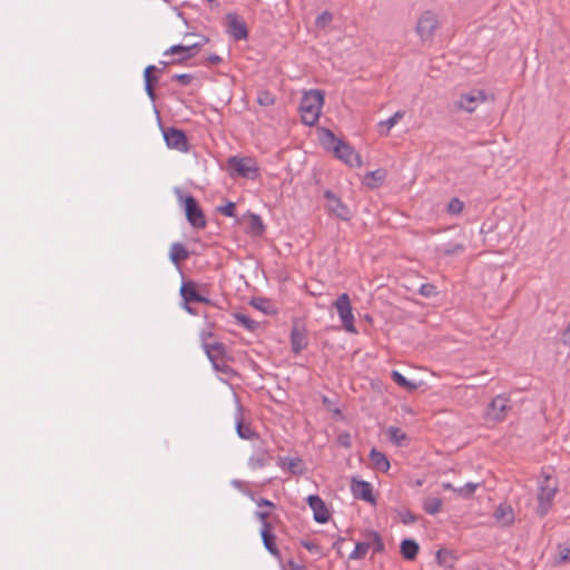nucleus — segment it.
<instances>
[{
	"label": "nucleus",
	"mask_w": 570,
	"mask_h": 570,
	"mask_svg": "<svg viewBox=\"0 0 570 570\" xmlns=\"http://www.w3.org/2000/svg\"><path fill=\"white\" fill-rule=\"evenodd\" d=\"M324 95L321 90H309L304 94L299 105L302 121L307 126H314L320 118Z\"/></svg>",
	"instance_id": "1"
},
{
	"label": "nucleus",
	"mask_w": 570,
	"mask_h": 570,
	"mask_svg": "<svg viewBox=\"0 0 570 570\" xmlns=\"http://www.w3.org/2000/svg\"><path fill=\"white\" fill-rule=\"evenodd\" d=\"M439 27V14L433 10H425L417 18L415 32L422 42L431 41Z\"/></svg>",
	"instance_id": "2"
},
{
	"label": "nucleus",
	"mask_w": 570,
	"mask_h": 570,
	"mask_svg": "<svg viewBox=\"0 0 570 570\" xmlns=\"http://www.w3.org/2000/svg\"><path fill=\"white\" fill-rule=\"evenodd\" d=\"M177 194L179 200L184 203L185 215L188 223L196 229L205 228L206 218L196 198L191 195L184 196L179 190H177Z\"/></svg>",
	"instance_id": "3"
},
{
	"label": "nucleus",
	"mask_w": 570,
	"mask_h": 570,
	"mask_svg": "<svg viewBox=\"0 0 570 570\" xmlns=\"http://www.w3.org/2000/svg\"><path fill=\"white\" fill-rule=\"evenodd\" d=\"M489 96L482 89H471L468 92L460 95L458 100L454 102L456 110H461L468 114H472L476 108L488 101Z\"/></svg>",
	"instance_id": "4"
},
{
	"label": "nucleus",
	"mask_w": 570,
	"mask_h": 570,
	"mask_svg": "<svg viewBox=\"0 0 570 570\" xmlns=\"http://www.w3.org/2000/svg\"><path fill=\"white\" fill-rule=\"evenodd\" d=\"M252 446L253 454L248 458V468L250 470H258L267 466L272 460V453L267 442L259 436L253 441Z\"/></svg>",
	"instance_id": "5"
},
{
	"label": "nucleus",
	"mask_w": 570,
	"mask_h": 570,
	"mask_svg": "<svg viewBox=\"0 0 570 570\" xmlns=\"http://www.w3.org/2000/svg\"><path fill=\"white\" fill-rule=\"evenodd\" d=\"M334 306H335L337 314L341 318L343 328L351 334H356L357 330L354 325L355 320H354V315L352 312L350 296L346 293L338 295V297L336 298V301L334 303Z\"/></svg>",
	"instance_id": "6"
},
{
	"label": "nucleus",
	"mask_w": 570,
	"mask_h": 570,
	"mask_svg": "<svg viewBox=\"0 0 570 570\" xmlns=\"http://www.w3.org/2000/svg\"><path fill=\"white\" fill-rule=\"evenodd\" d=\"M557 491V484L551 478H546L540 484L538 493V513L541 517H544L548 513Z\"/></svg>",
	"instance_id": "7"
},
{
	"label": "nucleus",
	"mask_w": 570,
	"mask_h": 570,
	"mask_svg": "<svg viewBox=\"0 0 570 570\" xmlns=\"http://www.w3.org/2000/svg\"><path fill=\"white\" fill-rule=\"evenodd\" d=\"M202 47V43H193V45H174L164 51V56H177L174 58L170 63L173 65H181L186 60L193 58L196 55V51Z\"/></svg>",
	"instance_id": "8"
},
{
	"label": "nucleus",
	"mask_w": 570,
	"mask_h": 570,
	"mask_svg": "<svg viewBox=\"0 0 570 570\" xmlns=\"http://www.w3.org/2000/svg\"><path fill=\"white\" fill-rule=\"evenodd\" d=\"M228 165L233 171L244 178H254L258 171L255 160L252 158L230 157Z\"/></svg>",
	"instance_id": "9"
},
{
	"label": "nucleus",
	"mask_w": 570,
	"mask_h": 570,
	"mask_svg": "<svg viewBox=\"0 0 570 570\" xmlns=\"http://www.w3.org/2000/svg\"><path fill=\"white\" fill-rule=\"evenodd\" d=\"M324 197L326 199V209L331 215L342 220H348L351 218L350 208L332 190H325Z\"/></svg>",
	"instance_id": "10"
},
{
	"label": "nucleus",
	"mask_w": 570,
	"mask_h": 570,
	"mask_svg": "<svg viewBox=\"0 0 570 570\" xmlns=\"http://www.w3.org/2000/svg\"><path fill=\"white\" fill-rule=\"evenodd\" d=\"M164 139L168 148L178 151H187L189 148L186 134L181 129L168 127L163 130Z\"/></svg>",
	"instance_id": "11"
},
{
	"label": "nucleus",
	"mask_w": 570,
	"mask_h": 570,
	"mask_svg": "<svg viewBox=\"0 0 570 570\" xmlns=\"http://www.w3.org/2000/svg\"><path fill=\"white\" fill-rule=\"evenodd\" d=\"M510 410V400L504 395L495 396L489 404L487 415L493 421H502Z\"/></svg>",
	"instance_id": "12"
},
{
	"label": "nucleus",
	"mask_w": 570,
	"mask_h": 570,
	"mask_svg": "<svg viewBox=\"0 0 570 570\" xmlns=\"http://www.w3.org/2000/svg\"><path fill=\"white\" fill-rule=\"evenodd\" d=\"M351 492L355 499L363 500L368 503H375L373 495V487L370 482L352 478Z\"/></svg>",
	"instance_id": "13"
},
{
	"label": "nucleus",
	"mask_w": 570,
	"mask_h": 570,
	"mask_svg": "<svg viewBox=\"0 0 570 570\" xmlns=\"http://www.w3.org/2000/svg\"><path fill=\"white\" fill-rule=\"evenodd\" d=\"M227 30L235 40H245L248 37V31L245 21L236 13H228L226 16Z\"/></svg>",
	"instance_id": "14"
},
{
	"label": "nucleus",
	"mask_w": 570,
	"mask_h": 570,
	"mask_svg": "<svg viewBox=\"0 0 570 570\" xmlns=\"http://www.w3.org/2000/svg\"><path fill=\"white\" fill-rule=\"evenodd\" d=\"M335 157L346 165L353 167V166H361V158L360 155L354 150V148L345 142L344 140L338 145V147L335 148V151H333Z\"/></svg>",
	"instance_id": "15"
},
{
	"label": "nucleus",
	"mask_w": 570,
	"mask_h": 570,
	"mask_svg": "<svg viewBox=\"0 0 570 570\" xmlns=\"http://www.w3.org/2000/svg\"><path fill=\"white\" fill-rule=\"evenodd\" d=\"M307 503L313 510L314 520L317 523H325L330 520V511L321 497L316 494L308 495Z\"/></svg>",
	"instance_id": "16"
},
{
	"label": "nucleus",
	"mask_w": 570,
	"mask_h": 570,
	"mask_svg": "<svg viewBox=\"0 0 570 570\" xmlns=\"http://www.w3.org/2000/svg\"><path fill=\"white\" fill-rule=\"evenodd\" d=\"M180 296L186 303H204L208 304L209 299L200 295L196 288V284L191 281L184 282L180 286Z\"/></svg>",
	"instance_id": "17"
},
{
	"label": "nucleus",
	"mask_w": 570,
	"mask_h": 570,
	"mask_svg": "<svg viewBox=\"0 0 570 570\" xmlns=\"http://www.w3.org/2000/svg\"><path fill=\"white\" fill-rule=\"evenodd\" d=\"M235 428L237 435L243 440L255 441L261 436L258 433L255 432V430L252 429L249 424L244 423L242 406H238L236 411Z\"/></svg>",
	"instance_id": "18"
},
{
	"label": "nucleus",
	"mask_w": 570,
	"mask_h": 570,
	"mask_svg": "<svg viewBox=\"0 0 570 570\" xmlns=\"http://www.w3.org/2000/svg\"><path fill=\"white\" fill-rule=\"evenodd\" d=\"M261 538L264 544V548L276 558L281 557V552L276 544V535L273 532V525H265L261 528Z\"/></svg>",
	"instance_id": "19"
},
{
	"label": "nucleus",
	"mask_w": 570,
	"mask_h": 570,
	"mask_svg": "<svg viewBox=\"0 0 570 570\" xmlns=\"http://www.w3.org/2000/svg\"><path fill=\"white\" fill-rule=\"evenodd\" d=\"M308 344L307 336L303 328L294 326L291 331V346L294 354H299Z\"/></svg>",
	"instance_id": "20"
},
{
	"label": "nucleus",
	"mask_w": 570,
	"mask_h": 570,
	"mask_svg": "<svg viewBox=\"0 0 570 570\" xmlns=\"http://www.w3.org/2000/svg\"><path fill=\"white\" fill-rule=\"evenodd\" d=\"M277 465L283 470H288L292 474L301 475L304 473V469L302 468L303 461L299 458H287V456H278Z\"/></svg>",
	"instance_id": "21"
},
{
	"label": "nucleus",
	"mask_w": 570,
	"mask_h": 570,
	"mask_svg": "<svg viewBox=\"0 0 570 570\" xmlns=\"http://www.w3.org/2000/svg\"><path fill=\"white\" fill-rule=\"evenodd\" d=\"M158 68L154 65H149L144 70L145 90L151 101L156 99L155 83L158 81V77L154 76L153 72L157 71Z\"/></svg>",
	"instance_id": "22"
},
{
	"label": "nucleus",
	"mask_w": 570,
	"mask_h": 570,
	"mask_svg": "<svg viewBox=\"0 0 570 570\" xmlns=\"http://www.w3.org/2000/svg\"><path fill=\"white\" fill-rule=\"evenodd\" d=\"M318 140L322 146L331 151H335V148L343 141L337 138L334 132L327 128H321L318 132Z\"/></svg>",
	"instance_id": "23"
},
{
	"label": "nucleus",
	"mask_w": 570,
	"mask_h": 570,
	"mask_svg": "<svg viewBox=\"0 0 570 570\" xmlns=\"http://www.w3.org/2000/svg\"><path fill=\"white\" fill-rule=\"evenodd\" d=\"M204 348L207 354V357L212 363L223 360L226 352L225 345L220 342H215L212 344L206 343L204 344Z\"/></svg>",
	"instance_id": "24"
},
{
	"label": "nucleus",
	"mask_w": 570,
	"mask_h": 570,
	"mask_svg": "<svg viewBox=\"0 0 570 570\" xmlns=\"http://www.w3.org/2000/svg\"><path fill=\"white\" fill-rule=\"evenodd\" d=\"M189 257V252L181 243H174L170 246L169 258L175 265H179L180 262L186 261Z\"/></svg>",
	"instance_id": "25"
},
{
	"label": "nucleus",
	"mask_w": 570,
	"mask_h": 570,
	"mask_svg": "<svg viewBox=\"0 0 570 570\" xmlns=\"http://www.w3.org/2000/svg\"><path fill=\"white\" fill-rule=\"evenodd\" d=\"M494 518L498 522L503 525H509L513 522L514 515L513 510L510 505L500 504L494 511Z\"/></svg>",
	"instance_id": "26"
},
{
	"label": "nucleus",
	"mask_w": 570,
	"mask_h": 570,
	"mask_svg": "<svg viewBox=\"0 0 570 570\" xmlns=\"http://www.w3.org/2000/svg\"><path fill=\"white\" fill-rule=\"evenodd\" d=\"M370 460L373 466L379 471L386 472L390 469V461L386 455L376 449L371 450Z\"/></svg>",
	"instance_id": "27"
},
{
	"label": "nucleus",
	"mask_w": 570,
	"mask_h": 570,
	"mask_svg": "<svg viewBox=\"0 0 570 570\" xmlns=\"http://www.w3.org/2000/svg\"><path fill=\"white\" fill-rule=\"evenodd\" d=\"M401 553L406 560H414L419 553V544L413 539H404L400 546Z\"/></svg>",
	"instance_id": "28"
},
{
	"label": "nucleus",
	"mask_w": 570,
	"mask_h": 570,
	"mask_svg": "<svg viewBox=\"0 0 570 570\" xmlns=\"http://www.w3.org/2000/svg\"><path fill=\"white\" fill-rule=\"evenodd\" d=\"M391 377L399 386L403 387L409 392L417 390L421 385L420 383L406 380V377L402 375L399 371H392Z\"/></svg>",
	"instance_id": "29"
},
{
	"label": "nucleus",
	"mask_w": 570,
	"mask_h": 570,
	"mask_svg": "<svg viewBox=\"0 0 570 570\" xmlns=\"http://www.w3.org/2000/svg\"><path fill=\"white\" fill-rule=\"evenodd\" d=\"M365 537L366 540L364 542H367L370 548H373L374 552H382L384 550V543L379 532L370 531Z\"/></svg>",
	"instance_id": "30"
},
{
	"label": "nucleus",
	"mask_w": 570,
	"mask_h": 570,
	"mask_svg": "<svg viewBox=\"0 0 570 570\" xmlns=\"http://www.w3.org/2000/svg\"><path fill=\"white\" fill-rule=\"evenodd\" d=\"M248 225H249L250 232L256 236H259L265 232L264 223H263L261 216L257 214L249 215Z\"/></svg>",
	"instance_id": "31"
},
{
	"label": "nucleus",
	"mask_w": 570,
	"mask_h": 570,
	"mask_svg": "<svg viewBox=\"0 0 570 570\" xmlns=\"http://www.w3.org/2000/svg\"><path fill=\"white\" fill-rule=\"evenodd\" d=\"M235 320L238 324L244 326L246 330L254 332L259 327V323L252 320L248 315L243 313H235L234 314Z\"/></svg>",
	"instance_id": "32"
},
{
	"label": "nucleus",
	"mask_w": 570,
	"mask_h": 570,
	"mask_svg": "<svg viewBox=\"0 0 570 570\" xmlns=\"http://www.w3.org/2000/svg\"><path fill=\"white\" fill-rule=\"evenodd\" d=\"M442 508V500L440 498H426L423 501V510L428 514H436Z\"/></svg>",
	"instance_id": "33"
},
{
	"label": "nucleus",
	"mask_w": 570,
	"mask_h": 570,
	"mask_svg": "<svg viewBox=\"0 0 570 570\" xmlns=\"http://www.w3.org/2000/svg\"><path fill=\"white\" fill-rule=\"evenodd\" d=\"M387 436L389 440L396 445H402V442L406 440V433L396 426H390L387 429Z\"/></svg>",
	"instance_id": "34"
},
{
	"label": "nucleus",
	"mask_w": 570,
	"mask_h": 570,
	"mask_svg": "<svg viewBox=\"0 0 570 570\" xmlns=\"http://www.w3.org/2000/svg\"><path fill=\"white\" fill-rule=\"evenodd\" d=\"M370 549V544L367 542H357L355 544V549L350 553L348 559L351 560H361L365 558L367 551Z\"/></svg>",
	"instance_id": "35"
},
{
	"label": "nucleus",
	"mask_w": 570,
	"mask_h": 570,
	"mask_svg": "<svg viewBox=\"0 0 570 570\" xmlns=\"http://www.w3.org/2000/svg\"><path fill=\"white\" fill-rule=\"evenodd\" d=\"M404 116V111H396L393 116L387 118L386 120H382L379 122L380 128H386L385 135L389 134L390 129L393 128Z\"/></svg>",
	"instance_id": "36"
},
{
	"label": "nucleus",
	"mask_w": 570,
	"mask_h": 570,
	"mask_svg": "<svg viewBox=\"0 0 570 570\" xmlns=\"http://www.w3.org/2000/svg\"><path fill=\"white\" fill-rule=\"evenodd\" d=\"M480 487V483H474V482H468L465 483L463 487H460L458 488V490H455V492L464 498V499H468V498H471L472 494L475 492V490Z\"/></svg>",
	"instance_id": "37"
},
{
	"label": "nucleus",
	"mask_w": 570,
	"mask_h": 570,
	"mask_svg": "<svg viewBox=\"0 0 570 570\" xmlns=\"http://www.w3.org/2000/svg\"><path fill=\"white\" fill-rule=\"evenodd\" d=\"M464 203L458 197H453L448 204L446 212L450 215H459L462 213Z\"/></svg>",
	"instance_id": "38"
},
{
	"label": "nucleus",
	"mask_w": 570,
	"mask_h": 570,
	"mask_svg": "<svg viewBox=\"0 0 570 570\" xmlns=\"http://www.w3.org/2000/svg\"><path fill=\"white\" fill-rule=\"evenodd\" d=\"M419 293L426 298L435 297L439 294L436 286L431 283L422 284Z\"/></svg>",
	"instance_id": "39"
},
{
	"label": "nucleus",
	"mask_w": 570,
	"mask_h": 570,
	"mask_svg": "<svg viewBox=\"0 0 570 570\" xmlns=\"http://www.w3.org/2000/svg\"><path fill=\"white\" fill-rule=\"evenodd\" d=\"M465 249V246L463 244H449L444 246L441 252L445 256H453L463 253Z\"/></svg>",
	"instance_id": "40"
},
{
	"label": "nucleus",
	"mask_w": 570,
	"mask_h": 570,
	"mask_svg": "<svg viewBox=\"0 0 570 570\" xmlns=\"http://www.w3.org/2000/svg\"><path fill=\"white\" fill-rule=\"evenodd\" d=\"M332 19V13L328 11H324L317 16L315 23L320 28H325L328 23H331Z\"/></svg>",
	"instance_id": "41"
},
{
	"label": "nucleus",
	"mask_w": 570,
	"mask_h": 570,
	"mask_svg": "<svg viewBox=\"0 0 570 570\" xmlns=\"http://www.w3.org/2000/svg\"><path fill=\"white\" fill-rule=\"evenodd\" d=\"M274 101H275V99H274L273 95L269 94L268 91L259 92V95L257 97V102L264 107L272 106L274 104Z\"/></svg>",
	"instance_id": "42"
},
{
	"label": "nucleus",
	"mask_w": 570,
	"mask_h": 570,
	"mask_svg": "<svg viewBox=\"0 0 570 570\" xmlns=\"http://www.w3.org/2000/svg\"><path fill=\"white\" fill-rule=\"evenodd\" d=\"M452 554L445 549H441L436 552V561L439 564L449 566Z\"/></svg>",
	"instance_id": "43"
},
{
	"label": "nucleus",
	"mask_w": 570,
	"mask_h": 570,
	"mask_svg": "<svg viewBox=\"0 0 570 570\" xmlns=\"http://www.w3.org/2000/svg\"><path fill=\"white\" fill-rule=\"evenodd\" d=\"M171 79L183 86H188L194 80V76L190 73H176Z\"/></svg>",
	"instance_id": "44"
},
{
	"label": "nucleus",
	"mask_w": 570,
	"mask_h": 570,
	"mask_svg": "<svg viewBox=\"0 0 570 570\" xmlns=\"http://www.w3.org/2000/svg\"><path fill=\"white\" fill-rule=\"evenodd\" d=\"M218 210L227 217H234L236 215V205L233 202H228L226 205L218 207Z\"/></svg>",
	"instance_id": "45"
},
{
	"label": "nucleus",
	"mask_w": 570,
	"mask_h": 570,
	"mask_svg": "<svg viewBox=\"0 0 570 570\" xmlns=\"http://www.w3.org/2000/svg\"><path fill=\"white\" fill-rule=\"evenodd\" d=\"M400 520L402 521V523L404 524H411V523H414L416 520H417V517L414 515L411 511L409 510H403L400 512Z\"/></svg>",
	"instance_id": "46"
},
{
	"label": "nucleus",
	"mask_w": 570,
	"mask_h": 570,
	"mask_svg": "<svg viewBox=\"0 0 570 570\" xmlns=\"http://www.w3.org/2000/svg\"><path fill=\"white\" fill-rule=\"evenodd\" d=\"M570 561V547L559 546L558 563H567Z\"/></svg>",
	"instance_id": "47"
},
{
	"label": "nucleus",
	"mask_w": 570,
	"mask_h": 570,
	"mask_svg": "<svg viewBox=\"0 0 570 570\" xmlns=\"http://www.w3.org/2000/svg\"><path fill=\"white\" fill-rule=\"evenodd\" d=\"M232 485L234 488L238 489L239 491H242L243 493H245L252 500H255V494L252 491L244 490V487L246 485V483L244 481H242V480H233L232 481Z\"/></svg>",
	"instance_id": "48"
},
{
	"label": "nucleus",
	"mask_w": 570,
	"mask_h": 570,
	"mask_svg": "<svg viewBox=\"0 0 570 570\" xmlns=\"http://www.w3.org/2000/svg\"><path fill=\"white\" fill-rule=\"evenodd\" d=\"M255 518L261 521V524H262L261 528H264L265 525H272V523L268 521V519H269L268 511H256Z\"/></svg>",
	"instance_id": "49"
},
{
	"label": "nucleus",
	"mask_w": 570,
	"mask_h": 570,
	"mask_svg": "<svg viewBox=\"0 0 570 570\" xmlns=\"http://www.w3.org/2000/svg\"><path fill=\"white\" fill-rule=\"evenodd\" d=\"M337 443L343 448H350L351 442V435L348 432H343L337 436Z\"/></svg>",
	"instance_id": "50"
},
{
	"label": "nucleus",
	"mask_w": 570,
	"mask_h": 570,
	"mask_svg": "<svg viewBox=\"0 0 570 570\" xmlns=\"http://www.w3.org/2000/svg\"><path fill=\"white\" fill-rule=\"evenodd\" d=\"M268 301L267 299H264V298H254L252 301V305L259 309V311H263L265 313H267V306H268Z\"/></svg>",
	"instance_id": "51"
},
{
	"label": "nucleus",
	"mask_w": 570,
	"mask_h": 570,
	"mask_svg": "<svg viewBox=\"0 0 570 570\" xmlns=\"http://www.w3.org/2000/svg\"><path fill=\"white\" fill-rule=\"evenodd\" d=\"M367 177H371L375 181L382 183L385 178V171L382 169L371 171Z\"/></svg>",
	"instance_id": "52"
},
{
	"label": "nucleus",
	"mask_w": 570,
	"mask_h": 570,
	"mask_svg": "<svg viewBox=\"0 0 570 570\" xmlns=\"http://www.w3.org/2000/svg\"><path fill=\"white\" fill-rule=\"evenodd\" d=\"M302 546L311 551V552H314V553H320V547L314 543L313 541H309V540H306V541H302Z\"/></svg>",
	"instance_id": "53"
},
{
	"label": "nucleus",
	"mask_w": 570,
	"mask_h": 570,
	"mask_svg": "<svg viewBox=\"0 0 570 570\" xmlns=\"http://www.w3.org/2000/svg\"><path fill=\"white\" fill-rule=\"evenodd\" d=\"M212 364L216 371H219L223 373H228V371L230 370L229 366L223 362V360H219Z\"/></svg>",
	"instance_id": "54"
},
{
	"label": "nucleus",
	"mask_w": 570,
	"mask_h": 570,
	"mask_svg": "<svg viewBox=\"0 0 570 570\" xmlns=\"http://www.w3.org/2000/svg\"><path fill=\"white\" fill-rule=\"evenodd\" d=\"M562 342L564 345L570 347V322L567 325V327L564 328V331L562 332Z\"/></svg>",
	"instance_id": "55"
},
{
	"label": "nucleus",
	"mask_w": 570,
	"mask_h": 570,
	"mask_svg": "<svg viewBox=\"0 0 570 570\" xmlns=\"http://www.w3.org/2000/svg\"><path fill=\"white\" fill-rule=\"evenodd\" d=\"M258 507H267V508H275V504L269 501L268 499L261 498L258 500H254Z\"/></svg>",
	"instance_id": "56"
},
{
	"label": "nucleus",
	"mask_w": 570,
	"mask_h": 570,
	"mask_svg": "<svg viewBox=\"0 0 570 570\" xmlns=\"http://www.w3.org/2000/svg\"><path fill=\"white\" fill-rule=\"evenodd\" d=\"M207 61L210 65H219L222 62V58L216 53H212L207 57Z\"/></svg>",
	"instance_id": "57"
},
{
	"label": "nucleus",
	"mask_w": 570,
	"mask_h": 570,
	"mask_svg": "<svg viewBox=\"0 0 570 570\" xmlns=\"http://www.w3.org/2000/svg\"><path fill=\"white\" fill-rule=\"evenodd\" d=\"M288 566L292 570H307L304 566H299L295 563L294 561H289Z\"/></svg>",
	"instance_id": "58"
},
{
	"label": "nucleus",
	"mask_w": 570,
	"mask_h": 570,
	"mask_svg": "<svg viewBox=\"0 0 570 570\" xmlns=\"http://www.w3.org/2000/svg\"><path fill=\"white\" fill-rule=\"evenodd\" d=\"M189 304H190V303H186V302H184V303H183V307H184V309H185L187 313H189V314H191V315H195V314H196V313H195V309H194Z\"/></svg>",
	"instance_id": "59"
},
{
	"label": "nucleus",
	"mask_w": 570,
	"mask_h": 570,
	"mask_svg": "<svg viewBox=\"0 0 570 570\" xmlns=\"http://www.w3.org/2000/svg\"><path fill=\"white\" fill-rule=\"evenodd\" d=\"M442 487L446 490H452L455 492V490H458V488H454L451 483H443Z\"/></svg>",
	"instance_id": "60"
},
{
	"label": "nucleus",
	"mask_w": 570,
	"mask_h": 570,
	"mask_svg": "<svg viewBox=\"0 0 570 570\" xmlns=\"http://www.w3.org/2000/svg\"><path fill=\"white\" fill-rule=\"evenodd\" d=\"M160 68L159 71L164 70L167 66L171 65L170 61H159Z\"/></svg>",
	"instance_id": "61"
},
{
	"label": "nucleus",
	"mask_w": 570,
	"mask_h": 570,
	"mask_svg": "<svg viewBox=\"0 0 570 570\" xmlns=\"http://www.w3.org/2000/svg\"><path fill=\"white\" fill-rule=\"evenodd\" d=\"M344 541L343 538H338L334 543H333V548L334 549H338L341 543Z\"/></svg>",
	"instance_id": "62"
}]
</instances>
